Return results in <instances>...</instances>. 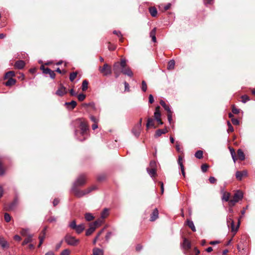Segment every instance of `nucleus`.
I'll return each mask as SVG.
<instances>
[{"mask_svg":"<svg viewBox=\"0 0 255 255\" xmlns=\"http://www.w3.org/2000/svg\"><path fill=\"white\" fill-rule=\"evenodd\" d=\"M113 71L116 78H118L122 73L131 78L133 74L129 67L127 64V60L122 59L120 62H115L113 66Z\"/></svg>","mask_w":255,"mask_h":255,"instance_id":"obj_1","label":"nucleus"},{"mask_svg":"<svg viewBox=\"0 0 255 255\" xmlns=\"http://www.w3.org/2000/svg\"><path fill=\"white\" fill-rule=\"evenodd\" d=\"M75 122L79 125L80 130L75 129L74 132L75 136L78 140L81 141H84L88 136V126L87 123L81 119H77Z\"/></svg>","mask_w":255,"mask_h":255,"instance_id":"obj_2","label":"nucleus"},{"mask_svg":"<svg viewBox=\"0 0 255 255\" xmlns=\"http://www.w3.org/2000/svg\"><path fill=\"white\" fill-rule=\"evenodd\" d=\"M56 88L55 94L58 97H62L68 93L69 83L65 81L63 83L59 82L57 84Z\"/></svg>","mask_w":255,"mask_h":255,"instance_id":"obj_3","label":"nucleus"},{"mask_svg":"<svg viewBox=\"0 0 255 255\" xmlns=\"http://www.w3.org/2000/svg\"><path fill=\"white\" fill-rule=\"evenodd\" d=\"M97 187L94 185L91 187L87 188L84 190H80L78 187L75 186H72L71 189V191L73 192L74 195L77 198H81L84 196L90 193L92 191L96 190Z\"/></svg>","mask_w":255,"mask_h":255,"instance_id":"obj_4","label":"nucleus"},{"mask_svg":"<svg viewBox=\"0 0 255 255\" xmlns=\"http://www.w3.org/2000/svg\"><path fill=\"white\" fill-rule=\"evenodd\" d=\"M24 80V75L21 73H15L13 71H9L5 73L4 80Z\"/></svg>","mask_w":255,"mask_h":255,"instance_id":"obj_5","label":"nucleus"},{"mask_svg":"<svg viewBox=\"0 0 255 255\" xmlns=\"http://www.w3.org/2000/svg\"><path fill=\"white\" fill-rule=\"evenodd\" d=\"M244 197L243 193L240 190H237L234 194L233 198L229 201V206L233 207L240 200H242Z\"/></svg>","mask_w":255,"mask_h":255,"instance_id":"obj_6","label":"nucleus"},{"mask_svg":"<svg viewBox=\"0 0 255 255\" xmlns=\"http://www.w3.org/2000/svg\"><path fill=\"white\" fill-rule=\"evenodd\" d=\"M21 235L26 237L22 245L24 246L32 241V235L30 233V230L28 229H22L20 232Z\"/></svg>","mask_w":255,"mask_h":255,"instance_id":"obj_7","label":"nucleus"},{"mask_svg":"<svg viewBox=\"0 0 255 255\" xmlns=\"http://www.w3.org/2000/svg\"><path fill=\"white\" fill-rule=\"evenodd\" d=\"M99 70L100 72L104 76L111 75L112 73V69L110 65L107 63L104 64L103 66H99Z\"/></svg>","mask_w":255,"mask_h":255,"instance_id":"obj_8","label":"nucleus"},{"mask_svg":"<svg viewBox=\"0 0 255 255\" xmlns=\"http://www.w3.org/2000/svg\"><path fill=\"white\" fill-rule=\"evenodd\" d=\"M64 240L68 245L72 246H76L79 243V240L76 239L74 237L69 234L65 236Z\"/></svg>","mask_w":255,"mask_h":255,"instance_id":"obj_9","label":"nucleus"},{"mask_svg":"<svg viewBox=\"0 0 255 255\" xmlns=\"http://www.w3.org/2000/svg\"><path fill=\"white\" fill-rule=\"evenodd\" d=\"M86 183V176L84 174L80 175L73 183L72 186L78 187L83 186Z\"/></svg>","mask_w":255,"mask_h":255,"instance_id":"obj_10","label":"nucleus"},{"mask_svg":"<svg viewBox=\"0 0 255 255\" xmlns=\"http://www.w3.org/2000/svg\"><path fill=\"white\" fill-rule=\"evenodd\" d=\"M227 223L228 226L229 227L231 226V230L232 232H236L238 231V228H239V225H240V221H239L237 227L235 228V225H234V222L233 220L232 217L231 216H229L227 217Z\"/></svg>","mask_w":255,"mask_h":255,"instance_id":"obj_11","label":"nucleus"},{"mask_svg":"<svg viewBox=\"0 0 255 255\" xmlns=\"http://www.w3.org/2000/svg\"><path fill=\"white\" fill-rule=\"evenodd\" d=\"M18 204V198L15 197L13 201L10 203L9 205L5 207V210L7 211L13 210L16 207Z\"/></svg>","mask_w":255,"mask_h":255,"instance_id":"obj_12","label":"nucleus"},{"mask_svg":"<svg viewBox=\"0 0 255 255\" xmlns=\"http://www.w3.org/2000/svg\"><path fill=\"white\" fill-rule=\"evenodd\" d=\"M47 229V227H45L39 236V243L38 245V247H40L42 244L43 243V242L45 238L46 231Z\"/></svg>","mask_w":255,"mask_h":255,"instance_id":"obj_13","label":"nucleus"},{"mask_svg":"<svg viewBox=\"0 0 255 255\" xmlns=\"http://www.w3.org/2000/svg\"><path fill=\"white\" fill-rule=\"evenodd\" d=\"M43 73L45 74H48L50 76V77L52 79H54L55 78V74L54 71L51 70L48 68H45L43 67L42 68Z\"/></svg>","mask_w":255,"mask_h":255,"instance_id":"obj_14","label":"nucleus"},{"mask_svg":"<svg viewBox=\"0 0 255 255\" xmlns=\"http://www.w3.org/2000/svg\"><path fill=\"white\" fill-rule=\"evenodd\" d=\"M248 172L247 170H243L242 171H238L236 173V177L239 180H242L244 176H247Z\"/></svg>","mask_w":255,"mask_h":255,"instance_id":"obj_15","label":"nucleus"},{"mask_svg":"<svg viewBox=\"0 0 255 255\" xmlns=\"http://www.w3.org/2000/svg\"><path fill=\"white\" fill-rule=\"evenodd\" d=\"M141 130V128H140V126L135 125L132 129V133L135 136L138 137L140 135Z\"/></svg>","mask_w":255,"mask_h":255,"instance_id":"obj_16","label":"nucleus"},{"mask_svg":"<svg viewBox=\"0 0 255 255\" xmlns=\"http://www.w3.org/2000/svg\"><path fill=\"white\" fill-rule=\"evenodd\" d=\"M158 210L157 208H155L150 215V221H154L158 218Z\"/></svg>","mask_w":255,"mask_h":255,"instance_id":"obj_17","label":"nucleus"},{"mask_svg":"<svg viewBox=\"0 0 255 255\" xmlns=\"http://www.w3.org/2000/svg\"><path fill=\"white\" fill-rule=\"evenodd\" d=\"M25 63L23 60H17L16 61L14 65V68L17 69H21L24 68Z\"/></svg>","mask_w":255,"mask_h":255,"instance_id":"obj_18","label":"nucleus"},{"mask_svg":"<svg viewBox=\"0 0 255 255\" xmlns=\"http://www.w3.org/2000/svg\"><path fill=\"white\" fill-rule=\"evenodd\" d=\"M65 105L66 106L68 110H72L75 108L77 105V103L75 101H72L70 102H66Z\"/></svg>","mask_w":255,"mask_h":255,"instance_id":"obj_19","label":"nucleus"},{"mask_svg":"<svg viewBox=\"0 0 255 255\" xmlns=\"http://www.w3.org/2000/svg\"><path fill=\"white\" fill-rule=\"evenodd\" d=\"M182 248L185 250H189L191 248V245L190 242L186 239H183V242L182 244Z\"/></svg>","mask_w":255,"mask_h":255,"instance_id":"obj_20","label":"nucleus"},{"mask_svg":"<svg viewBox=\"0 0 255 255\" xmlns=\"http://www.w3.org/2000/svg\"><path fill=\"white\" fill-rule=\"evenodd\" d=\"M159 109L160 106H159L155 108V110L154 113V117L156 121L161 118V113L160 112Z\"/></svg>","mask_w":255,"mask_h":255,"instance_id":"obj_21","label":"nucleus"},{"mask_svg":"<svg viewBox=\"0 0 255 255\" xmlns=\"http://www.w3.org/2000/svg\"><path fill=\"white\" fill-rule=\"evenodd\" d=\"M85 229V226L83 224H81L78 225H77V227L74 229L76 231V232L78 234H81Z\"/></svg>","mask_w":255,"mask_h":255,"instance_id":"obj_22","label":"nucleus"},{"mask_svg":"<svg viewBox=\"0 0 255 255\" xmlns=\"http://www.w3.org/2000/svg\"><path fill=\"white\" fill-rule=\"evenodd\" d=\"M103 220H102L101 218L98 219V220L94 221L93 223H91V224L93 226L95 227L96 229H97L98 227H100L102 223H103Z\"/></svg>","mask_w":255,"mask_h":255,"instance_id":"obj_23","label":"nucleus"},{"mask_svg":"<svg viewBox=\"0 0 255 255\" xmlns=\"http://www.w3.org/2000/svg\"><path fill=\"white\" fill-rule=\"evenodd\" d=\"M160 104L162 106L164 110L167 111V113H171V112H172L169 106L166 105V104L163 100H161L160 101Z\"/></svg>","mask_w":255,"mask_h":255,"instance_id":"obj_24","label":"nucleus"},{"mask_svg":"<svg viewBox=\"0 0 255 255\" xmlns=\"http://www.w3.org/2000/svg\"><path fill=\"white\" fill-rule=\"evenodd\" d=\"M146 127L148 129L150 127H152L155 128L156 127L154 126V120L152 118H149L147 119Z\"/></svg>","mask_w":255,"mask_h":255,"instance_id":"obj_25","label":"nucleus"},{"mask_svg":"<svg viewBox=\"0 0 255 255\" xmlns=\"http://www.w3.org/2000/svg\"><path fill=\"white\" fill-rule=\"evenodd\" d=\"M0 245L2 249L8 248L9 247L8 242L2 238H0Z\"/></svg>","mask_w":255,"mask_h":255,"instance_id":"obj_26","label":"nucleus"},{"mask_svg":"<svg viewBox=\"0 0 255 255\" xmlns=\"http://www.w3.org/2000/svg\"><path fill=\"white\" fill-rule=\"evenodd\" d=\"M96 229L95 227H93L91 224H90L89 228L86 231V235L89 236L91 235Z\"/></svg>","mask_w":255,"mask_h":255,"instance_id":"obj_27","label":"nucleus"},{"mask_svg":"<svg viewBox=\"0 0 255 255\" xmlns=\"http://www.w3.org/2000/svg\"><path fill=\"white\" fill-rule=\"evenodd\" d=\"M187 225L191 229L193 232H196V230L194 226V223L192 220L189 219L187 220Z\"/></svg>","mask_w":255,"mask_h":255,"instance_id":"obj_28","label":"nucleus"},{"mask_svg":"<svg viewBox=\"0 0 255 255\" xmlns=\"http://www.w3.org/2000/svg\"><path fill=\"white\" fill-rule=\"evenodd\" d=\"M73 87H74L73 85L70 84L69 83L68 93H70V94L71 96H77V93L74 91Z\"/></svg>","mask_w":255,"mask_h":255,"instance_id":"obj_29","label":"nucleus"},{"mask_svg":"<svg viewBox=\"0 0 255 255\" xmlns=\"http://www.w3.org/2000/svg\"><path fill=\"white\" fill-rule=\"evenodd\" d=\"M109 215V209L108 208H105L101 214V218L102 220H104Z\"/></svg>","mask_w":255,"mask_h":255,"instance_id":"obj_30","label":"nucleus"},{"mask_svg":"<svg viewBox=\"0 0 255 255\" xmlns=\"http://www.w3.org/2000/svg\"><path fill=\"white\" fill-rule=\"evenodd\" d=\"M238 155L239 157V158L240 160L243 161L245 159V155L243 151V150L241 149H239L237 151Z\"/></svg>","mask_w":255,"mask_h":255,"instance_id":"obj_31","label":"nucleus"},{"mask_svg":"<svg viewBox=\"0 0 255 255\" xmlns=\"http://www.w3.org/2000/svg\"><path fill=\"white\" fill-rule=\"evenodd\" d=\"M146 170L151 177H153L156 175V171L155 168H147Z\"/></svg>","mask_w":255,"mask_h":255,"instance_id":"obj_32","label":"nucleus"},{"mask_svg":"<svg viewBox=\"0 0 255 255\" xmlns=\"http://www.w3.org/2000/svg\"><path fill=\"white\" fill-rule=\"evenodd\" d=\"M93 254L94 255H104L103 250L97 248L93 249Z\"/></svg>","mask_w":255,"mask_h":255,"instance_id":"obj_33","label":"nucleus"},{"mask_svg":"<svg viewBox=\"0 0 255 255\" xmlns=\"http://www.w3.org/2000/svg\"><path fill=\"white\" fill-rule=\"evenodd\" d=\"M230 195H231L230 193L229 192H223V196L222 197V200L226 201V202L228 201L229 202V201L230 200H229Z\"/></svg>","mask_w":255,"mask_h":255,"instance_id":"obj_34","label":"nucleus"},{"mask_svg":"<svg viewBox=\"0 0 255 255\" xmlns=\"http://www.w3.org/2000/svg\"><path fill=\"white\" fill-rule=\"evenodd\" d=\"M149 11L151 16L153 17H155L157 14V11L155 7H151L149 8Z\"/></svg>","mask_w":255,"mask_h":255,"instance_id":"obj_35","label":"nucleus"},{"mask_svg":"<svg viewBox=\"0 0 255 255\" xmlns=\"http://www.w3.org/2000/svg\"><path fill=\"white\" fill-rule=\"evenodd\" d=\"M175 61L174 60H170L167 65V69L168 70H173L175 66Z\"/></svg>","mask_w":255,"mask_h":255,"instance_id":"obj_36","label":"nucleus"},{"mask_svg":"<svg viewBox=\"0 0 255 255\" xmlns=\"http://www.w3.org/2000/svg\"><path fill=\"white\" fill-rule=\"evenodd\" d=\"M85 218L87 221H91L94 219V217L91 213H86L85 214Z\"/></svg>","mask_w":255,"mask_h":255,"instance_id":"obj_37","label":"nucleus"},{"mask_svg":"<svg viewBox=\"0 0 255 255\" xmlns=\"http://www.w3.org/2000/svg\"><path fill=\"white\" fill-rule=\"evenodd\" d=\"M241 98L242 102L244 104L250 100V97L247 95H242Z\"/></svg>","mask_w":255,"mask_h":255,"instance_id":"obj_38","label":"nucleus"},{"mask_svg":"<svg viewBox=\"0 0 255 255\" xmlns=\"http://www.w3.org/2000/svg\"><path fill=\"white\" fill-rule=\"evenodd\" d=\"M195 156L198 159H201L203 157V151L202 150H197L195 153Z\"/></svg>","mask_w":255,"mask_h":255,"instance_id":"obj_39","label":"nucleus"},{"mask_svg":"<svg viewBox=\"0 0 255 255\" xmlns=\"http://www.w3.org/2000/svg\"><path fill=\"white\" fill-rule=\"evenodd\" d=\"M88 81H83L82 85V90L83 91H85L88 89Z\"/></svg>","mask_w":255,"mask_h":255,"instance_id":"obj_40","label":"nucleus"},{"mask_svg":"<svg viewBox=\"0 0 255 255\" xmlns=\"http://www.w3.org/2000/svg\"><path fill=\"white\" fill-rule=\"evenodd\" d=\"M4 220L7 223L10 222V221L11 220V216L7 213H4Z\"/></svg>","mask_w":255,"mask_h":255,"instance_id":"obj_41","label":"nucleus"},{"mask_svg":"<svg viewBox=\"0 0 255 255\" xmlns=\"http://www.w3.org/2000/svg\"><path fill=\"white\" fill-rule=\"evenodd\" d=\"M16 81H6L4 85L7 87H10L14 85L16 83Z\"/></svg>","mask_w":255,"mask_h":255,"instance_id":"obj_42","label":"nucleus"},{"mask_svg":"<svg viewBox=\"0 0 255 255\" xmlns=\"http://www.w3.org/2000/svg\"><path fill=\"white\" fill-rule=\"evenodd\" d=\"M69 227H70L72 229L74 230V229L77 227V225H76V221L75 220H73L71 223H70V224H69Z\"/></svg>","mask_w":255,"mask_h":255,"instance_id":"obj_43","label":"nucleus"},{"mask_svg":"<svg viewBox=\"0 0 255 255\" xmlns=\"http://www.w3.org/2000/svg\"><path fill=\"white\" fill-rule=\"evenodd\" d=\"M162 134H163V132H162L161 129H158L156 130L154 134V137L155 138H157L158 137L160 136Z\"/></svg>","mask_w":255,"mask_h":255,"instance_id":"obj_44","label":"nucleus"},{"mask_svg":"<svg viewBox=\"0 0 255 255\" xmlns=\"http://www.w3.org/2000/svg\"><path fill=\"white\" fill-rule=\"evenodd\" d=\"M227 125L228 126V129H227V132L228 133H229L230 132H233L234 131V128L229 121L227 122Z\"/></svg>","mask_w":255,"mask_h":255,"instance_id":"obj_45","label":"nucleus"},{"mask_svg":"<svg viewBox=\"0 0 255 255\" xmlns=\"http://www.w3.org/2000/svg\"><path fill=\"white\" fill-rule=\"evenodd\" d=\"M141 89L143 92H145L147 90V85L145 81H142Z\"/></svg>","mask_w":255,"mask_h":255,"instance_id":"obj_46","label":"nucleus"},{"mask_svg":"<svg viewBox=\"0 0 255 255\" xmlns=\"http://www.w3.org/2000/svg\"><path fill=\"white\" fill-rule=\"evenodd\" d=\"M183 158L181 156H178V164H179L180 168L183 167L184 165L182 162Z\"/></svg>","mask_w":255,"mask_h":255,"instance_id":"obj_47","label":"nucleus"},{"mask_svg":"<svg viewBox=\"0 0 255 255\" xmlns=\"http://www.w3.org/2000/svg\"><path fill=\"white\" fill-rule=\"evenodd\" d=\"M77 97L80 101H83L86 98V95L84 94H80L77 95Z\"/></svg>","mask_w":255,"mask_h":255,"instance_id":"obj_48","label":"nucleus"},{"mask_svg":"<svg viewBox=\"0 0 255 255\" xmlns=\"http://www.w3.org/2000/svg\"><path fill=\"white\" fill-rule=\"evenodd\" d=\"M77 75V72H74L73 73H71L70 75L69 80H74Z\"/></svg>","mask_w":255,"mask_h":255,"instance_id":"obj_49","label":"nucleus"},{"mask_svg":"<svg viewBox=\"0 0 255 255\" xmlns=\"http://www.w3.org/2000/svg\"><path fill=\"white\" fill-rule=\"evenodd\" d=\"M167 119L168 122L171 124L172 121V112H171V113H167Z\"/></svg>","mask_w":255,"mask_h":255,"instance_id":"obj_50","label":"nucleus"},{"mask_svg":"<svg viewBox=\"0 0 255 255\" xmlns=\"http://www.w3.org/2000/svg\"><path fill=\"white\" fill-rule=\"evenodd\" d=\"M209 166L207 164H203L201 166V170L203 172H206Z\"/></svg>","mask_w":255,"mask_h":255,"instance_id":"obj_51","label":"nucleus"},{"mask_svg":"<svg viewBox=\"0 0 255 255\" xmlns=\"http://www.w3.org/2000/svg\"><path fill=\"white\" fill-rule=\"evenodd\" d=\"M150 168H155L156 166V163L155 161L152 160L149 163Z\"/></svg>","mask_w":255,"mask_h":255,"instance_id":"obj_52","label":"nucleus"},{"mask_svg":"<svg viewBox=\"0 0 255 255\" xmlns=\"http://www.w3.org/2000/svg\"><path fill=\"white\" fill-rule=\"evenodd\" d=\"M113 33L117 35L118 37H121L120 40L122 41V35L120 31L114 30Z\"/></svg>","mask_w":255,"mask_h":255,"instance_id":"obj_53","label":"nucleus"},{"mask_svg":"<svg viewBox=\"0 0 255 255\" xmlns=\"http://www.w3.org/2000/svg\"><path fill=\"white\" fill-rule=\"evenodd\" d=\"M232 111L234 114H238L240 112V109L236 108L234 106H233Z\"/></svg>","mask_w":255,"mask_h":255,"instance_id":"obj_54","label":"nucleus"},{"mask_svg":"<svg viewBox=\"0 0 255 255\" xmlns=\"http://www.w3.org/2000/svg\"><path fill=\"white\" fill-rule=\"evenodd\" d=\"M83 106L84 107H91L94 108L95 104L94 103L91 102V103H84L83 104Z\"/></svg>","mask_w":255,"mask_h":255,"instance_id":"obj_55","label":"nucleus"},{"mask_svg":"<svg viewBox=\"0 0 255 255\" xmlns=\"http://www.w3.org/2000/svg\"><path fill=\"white\" fill-rule=\"evenodd\" d=\"M112 235V233L111 232H109L107 233L106 237H105V239H106V240L107 242H109L110 239L111 238Z\"/></svg>","mask_w":255,"mask_h":255,"instance_id":"obj_56","label":"nucleus"},{"mask_svg":"<svg viewBox=\"0 0 255 255\" xmlns=\"http://www.w3.org/2000/svg\"><path fill=\"white\" fill-rule=\"evenodd\" d=\"M70 253V252L68 249H65L61 253V255H69Z\"/></svg>","mask_w":255,"mask_h":255,"instance_id":"obj_57","label":"nucleus"},{"mask_svg":"<svg viewBox=\"0 0 255 255\" xmlns=\"http://www.w3.org/2000/svg\"><path fill=\"white\" fill-rule=\"evenodd\" d=\"M4 170L3 168L2 164L0 161V175L2 176L4 174Z\"/></svg>","mask_w":255,"mask_h":255,"instance_id":"obj_58","label":"nucleus"},{"mask_svg":"<svg viewBox=\"0 0 255 255\" xmlns=\"http://www.w3.org/2000/svg\"><path fill=\"white\" fill-rule=\"evenodd\" d=\"M56 218L54 216H51L48 219V221L49 223L55 222L56 221Z\"/></svg>","mask_w":255,"mask_h":255,"instance_id":"obj_59","label":"nucleus"},{"mask_svg":"<svg viewBox=\"0 0 255 255\" xmlns=\"http://www.w3.org/2000/svg\"><path fill=\"white\" fill-rule=\"evenodd\" d=\"M108 49H109L110 50L113 51V50H115V49H116V46H115V45H113V44H111V43H109V45H108Z\"/></svg>","mask_w":255,"mask_h":255,"instance_id":"obj_60","label":"nucleus"},{"mask_svg":"<svg viewBox=\"0 0 255 255\" xmlns=\"http://www.w3.org/2000/svg\"><path fill=\"white\" fill-rule=\"evenodd\" d=\"M232 122L234 125H238L240 123L239 121L237 119L232 118Z\"/></svg>","mask_w":255,"mask_h":255,"instance_id":"obj_61","label":"nucleus"},{"mask_svg":"<svg viewBox=\"0 0 255 255\" xmlns=\"http://www.w3.org/2000/svg\"><path fill=\"white\" fill-rule=\"evenodd\" d=\"M209 181L211 184H213L216 182V179L214 177L211 176L209 178Z\"/></svg>","mask_w":255,"mask_h":255,"instance_id":"obj_62","label":"nucleus"},{"mask_svg":"<svg viewBox=\"0 0 255 255\" xmlns=\"http://www.w3.org/2000/svg\"><path fill=\"white\" fill-rule=\"evenodd\" d=\"M175 147H176V149L177 152H181V149H180V145H179V144L178 141H176V142Z\"/></svg>","mask_w":255,"mask_h":255,"instance_id":"obj_63","label":"nucleus"},{"mask_svg":"<svg viewBox=\"0 0 255 255\" xmlns=\"http://www.w3.org/2000/svg\"><path fill=\"white\" fill-rule=\"evenodd\" d=\"M156 34V28H154L150 32V36L153 37L155 36Z\"/></svg>","mask_w":255,"mask_h":255,"instance_id":"obj_64","label":"nucleus"}]
</instances>
